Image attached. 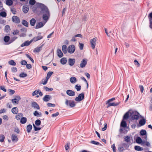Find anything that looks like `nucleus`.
<instances>
[{"label":"nucleus","instance_id":"4d7b16f0","mask_svg":"<svg viewBox=\"0 0 152 152\" xmlns=\"http://www.w3.org/2000/svg\"><path fill=\"white\" fill-rule=\"evenodd\" d=\"M0 15L3 17H5L7 15V14L6 12H2L0 13Z\"/></svg>","mask_w":152,"mask_h":152},{"label":"nucleus","instance_id":"c85d7f7f","mask_svg":"<svg viewBox=\"0 0 152 152\" xmlns=\"http://www.w3.org/2000/svg\"><path fill=\"white\" fill-rule=\"evenodd\" d=\"M28 8L27 6H23V12L25 13H27L28 11Z\"/></svg>","mask_w":152,"mask_h":152},{"label":"nucleus","instance_id":"423d86ee","mask_svg":"<svg viewBox=\"0 0 152 152\" xmlns=\"http://www.w3.org/2000/svg\"><path fill=\"white\" fill-rule=\"evenodd\" d=\"M97 40V38L96 37H95L92 39H91L90 40L91 46L93 49L95 48V46L96 44V41Z\"/></svg>","mask_w":152,"mask_h":152},{"label":"nucleus","instance_id":"473e14b6","mask_svg":"<svg viewBox=\"0 0 152 152\" xmlns=\"http://www.w3.org/2000/svg\"><path fill=\"white\" fill-rule=\"evenodd\" d=\"M22 116H23V114L21 113H19L16 115L15 118L17 120H20L21 117Z\"/></svg>","mask_w":152,"mask_h":152},{"label":"nucleus","instance_id":"c756f323","mask_svg":"<svg viewBox=\"0 0 152 152\" xmlns=\"http://www.w3.org/2000/svg\"><path fill=\"white\" fill-rule=\"evenodd\" d=\"M135 149L137 151H141L143 150V148L141 147L138 146H135L134 147Z\"/></svg>","mask_w":152,"mask_h":152},{"label":"nucleus","instance_id":"4468645a","mask_svg":"<svg viewBox=\"0 0 152 152\" xmlns=\"http://www.w3.org/2000/svg\"><path fill=\"white\" fill-rule=\"evenodd\" d=\"M51 98V96L50 95H45L43 98L44 101L47 102L49 101Z\"/></svg>","mask_w":152,"mask_h":152},{"label":"nucleus","instance_id":"c9c22d12","mask_svg":"<svg viewBox=\"0 0 152 152\" xmlns=\"http://www.w3.org/2000/svg\"><path fill=\"white\" fill-rule=\"evenodd\" d=\"M10 39V37L8 36H6L4 37V40L5 42H8Z\"/></svg>","mask_w":152,"mask_h":152},{"label":"nucleus","instance_id":"58836bf2","mask_svg":"<svg viewBox=\"0 0 152 152\" xmlns=\"http://www.w3.org/2000/svg\"><path fill=\"white\" fill-rule=\"evenodd\" d=\"M91 143L94 145H101V144H100L99 142L96 141L94 140H92L91 141Z\"/></svg>","mask_w":152,"mask_h":152},{"label":"nucleus","instance_id":"6e6d98bb","mask_svg":"<svg viewBox=\"0 0 152 152\" xmlns=\"http://www.w3.org/2000/svg\"><path fill=\"white\" fill-rule=\"evenodd\" d=\"M119 152H123L124 150V149L123 146H120L118 148Z\"/></svg>","mask_w":152,"mask_h":152},{"label":"nucleus","instance_id":"7ed1b4c3","mask_svg":"<svg viewBox=\"0 0 152 152\" xmlns=\"http://www.w3.org/2000/svg\"><path fill=\"white\" fill-rule=\"evenodd\" d=\"M65 104L67 106H69L70 107H73L75 106V104L74 101L66 99L65 102Z\"/></svg>","mask_w":152,"mask_h":152},{"label":"nucleus","instance_id":"7c9ffc66","mask_svg":"<svg viewBox=\"0 0 152 152\" xmlns=\"http://www.w3.org/2000/svg\"><path fill=\"white\" fill-rule=\"evenodd\" d=\"M146 121L145 119H143L140 120L139 121V124L141 126L144 125Z\"/></svg>","mask_w":152,"mask_h":152},{"label":"nucleus","instance_id":"de8ad7c7","mask_svg":"<svg viewBox=\"0 0 152 152\" xmlns=\"http://www.w3.org/2000/svg\"><path fill=\"white\" fill-rule=\"evenodd\" d=\"M41 121L39 119H37L35 121V124L37 126H39L41 124Z\"/></svg>","mask_w":152,"mask_h":152},{"label":"nucleus","instance_id":"5fc2aeb1","mask_svg":"<svg viewBox=\"0 0 152 152\" xmlns=\"http://www.w3.org/2000/svg\"><path fill=\"white\" fill-rule=\"evenodd\" d=\"M10 30V27L8 25H6L5 27V31L8 32Z\"/></svg>","mask_w":152,"mask_h":152},{"label":"nucleus","instance_id":"cd10ccee","mask_svg":"<svg viewBox=\"0 0 152 152\" xmlns=\"http://www.w3.org/2000/svg\"><path fill=\"white\" fill-rule=\"evenodd\" d=\"M67 46L65 45H63L62 46V50L64 53H66L67 52L66 50Z\"/></svg>","mask_w":152,"mask_h":152},{"label":"nucleus","instance_id":"e433bc0d","mask_svg":"<svg viewBox=\"0 0 152 152\" xmlns=\"http://www.w3.org/2000/svg\"><path fill=\"white\" fill-rule=\"evenodd\" d=\"M9 64L12 66H15L16 65V63L13 60H12L8 62Z\"/></svg>","mask_w":152,"mask_h":152},{"label":"nucleus","instance_id":"f03ea898","mask_svg":"<svg viewBox=\"0 0 152 152\" xmlns=\"http://www.w3.org/2000/svg\"><path fill=\"white\" fill-rule=\"evenodd\" d=\"M131 138L132 139V137L128 136H126L124 137V139L125 141L127 142L128 143V145H127L125 143H123L122 144V145L125 146L124 147H125L126 149H128L129 145H130L132 144L131 143Z\"/></svg>","mask_w":152,"mask_h":152},{"label":"nucleus","instance_id":"39448f33","mask_svg":"<svg viewBox=\"0 0 152 152\" xmlns=\"http://www.w3.org/2000/svg\"><path fill=\"white\" fill-rule=\"evenodd\" d=\"M75 47L74 45H71L69 46L68 48V52L70 54L73 53L75 50Z\"/></svg>","mask_w":152,"mask_h":152},{"label":"nucleus","instance_id":"72a5a7b5","mask_svg":"<svg viewBox=\"0 0 152 152\" xmlns=\"http://www.w3.org/2000/svg\"><path fill=\"white\" fill-rule=\"evenodd\" d=\"M143 141L141 138L140 137H137L136 139V142L138 143H142V145Z\"/></svg>","mask_w":152,"mask_h":152},{"label":"nucleus","instance_id":"3c124183","mask_svg":"<svg viewBox=\"0 0 152 152\" xmlns=\"http://www.w3.org/2000/svg\"><path fill=\"white\" fill-rule=\"evenodd\" d=\"M140 133L142 135H145L146 134V132L145 130L142 129L140 131Z\"/></svg>","mask_w":152,"mask_h":152},{"label":"nucleus","instance_id":"8fccbe9b","mask_svg":"<svg viewBox=\"0 0 152 152\" xmlns=\"http://www.w3.org/2000/svg\"><path fill=\"white\" fill-rule=\"evenodd\" d=\"M134 63L135 66H136L137 67H139L140 64V63L138 62L136 60H135L134 61Z\"/></svg>","mask_w":152,"mask_h":152},{"label":"nucleus","instance_id":"f704fd0d","mask_svg":"<svg viewBox=\"0 0 152 152\" xmlns=\"http://www.w3.org/2000/svg\"><path fill=\"white\" fill-rule=\"evenodd\" d=\"M6 3L8 5L11 6L12 4L13 1L12 0H7Z\"/></svg>","mask_w":152,"mask_h":152},{"label":"nucleus","instance_id":"1a4fd4ad","mask_svg":"<svg viewBox=\"0 0 152 152\" xmlns=\"http://www.w3.org/2000/svg\"><path fill=\"white\" fill-rule=\"evenodd\" d=\"M12 21L16 23H18L20 22V18L17 16H14L12 17Z\"/></svg>","mask_w":152,"mask_h":152},{"label":"nucleus","instance_id":"b1692460","mask_svg":"<svg viewBox=\"0 0 152 152\" xmlns=\"http://www.w3.org/2000/svg\"><path fill=\"white\" fill-rule=\"evenodd\" d=\"M30 23L32 26H34L36 23V20L34 18H32L30 21Z\"/></svg>","mask_w":152,"mask_h":152},{"label":"nucleus","instance_id":"a878e982","mask_svg":"<svg viewBox=\"0 0 152 152\" xmlns=\"http://www.w3.org/2000/svg\"><path fill=\"white\" fill-rule=\"evenodd\" d=\"M127 126V124L126 122L124 120H122L121 124V126L125 128Z\"/></svg>","mask_w":152,"mask_h":152},{"label":"nucleus","instance_id":"393cba45","mask_svg":"<svg viewBox=\"0 0 152 152\" xmlns=\"http://www.w3.org/2000/svg\"><path fill=\"white\" fill-rule=\"evenodd\" d=\"M12 112L14 114H16L18 112V109L16 107H13L12 109Z\"/></svg>","mask_w":152,"mask_h":152},{"label":"nucleus","instance_id":"6ab92c4d","mask_svg":"<svg viewBox=\"0 0 152 152\" xmlns=\"http://www.w3.org/2000/svg\"><path fill=\"white\" fill-rule=\"evenodd\" d=\"M44 44H42L39 46H38L35 48L34 50V52H38L40 51L41 48L43 46Z\"/></svg>","mask_w":152,"mask_h":152},{"label":"nucleus","instance_id":"0eeeda50","mask_svg":"<svg viewBox=\"0 0 152 152\" xmlns=\"http://www.w3.org/2000/svg\"><path fill=\"white\" fill-rule=\"evenodd\" d=\"M21 98L19 96H17L15 97L14 99L12 100V102L14 104H18L19 103V101L20 99Z\"/></svg>","mask_w":152,"mask_h":152},{"label":"nucleus","instance_id":"f8f14e48","mask_svg":"<svg viewBox=\"0 0 152 152\" xmlns=\"http://www.w3.org/2000/svg\"><path fill=\"white\" fill-rule=\"evenodd\" d=\"M66 93L68 95L70 96H73L75 95V92L74 91L70 90H67L66 91Z\"/></svg>","mask_w":152,"mask_h":152},{"label":"nucleus","instance_id":"09e8293b","mask_svg":"<svg viewBox=\"0 0 152 152\" xmlns=\"http://www.w3.org/2000/svg\"><path fill=\"white\" fill-rule=\"evenodd\" d=\"M34 115L37 116H41V113H39L37 111H35L34 113Z\"/></svg>","mask_w":152,"mask_h":152},{"label":"nucleus","instance_id":"a19ab883","mask_svg":"<svg viewBox=\"0 0 152 152\" xmlns=\"http://www.w3.org/2000/svg\"><path fill=\"white\" fill-rule=\"evenodd\" d=\"M48 80V79L46 78L45 79H43L42 80V83L44 85L46 84L47 83Z\"/></svg>","mask_w":152,"mask_h":152},{"label":"nucleus","instance_id":"412c9836","mask_svg":"<svg viewBox=\"0 0 152 152\" xmlns=\"http://www.w3.org/2000/svg\"><path fill=\"white\" fill-rule=\"evenodd\" d=\"M70 81L72 83H75L77 82L76 78L74 77H72L70 79Z\"/></svg>","mask_w":152,"mask_h":152},{"label":"nucleus","instance_id":"4c0bfd02","mask_svg":"<svg viewBox=\"0 0 152 152\" xmlns=\"http://www.w3.org/2000/svg\"><path fill=\"white\" fill-rule=\"evenodd\" d=\"M148 17L149 19L150 23L152 24V12L149 14Z\"/></svg>","mask_w":152,"mask_h":152},{"label":"nucleus","instance_id":"e2e57ef3","mask_svg":"<svg viewBox=\"0 0 152 152\" xmlns=\"http://www.w3.org/2000/svg\"><path fill=\"white\" fill-rule=\"evenodd\" d=\"M112 148L113 152H116V148H115V145L114 144H113L111 147Z\"/></svg>","mask_w":152,"mask_h":152},{"label":"nucleus","instance_id":"bf43d9fd","mask_svg":"<svg viewBox=\"0 0 152 152\" xmlns=\"http://www.w3.org/2000/svg\"><path fill=\"white\" fill-rule=\"evenodd\" d=\"M33 126L34 128V130L35 131L39 130L41 129V128H40L39 127H36L35 126V125L34 124H33Z\"/></svg>","mask_w":152,"mask_h":152},{"label":"nucleus","instance_id":"9d476101","mask_svg":"<svg viewBox=\"0 0 152 152\" xmlns=\"http://www.w3.org/2000/svg\"><path fill=\"white\" fill-rule=\"evenodd\" d=\"M87 63V60L86 59L84 58L81 61L80 64V67L83 68L85 66Z\"/></svg>","mask_w":152,"mask_h":152},{"label":"nucleus","instance_id":"f257e3e1","mask_svg":"<svg viewBox=\"0 0 152 152\" xmlns=\"http://www.w3.org/2000/svg\"><path fill=\"white\" fill-rule=\"evenodd\" d=\"M37 5L38 7L40 9L42 13L43 14L42 18L44 21L43 23L39 22L37 24L35 27L36 29L43 27L49 19L50 17V12L46 6L44 4L40 3H38Z\"/></svg>","mask_w":152,"mask_h":152},{"label":"nucleus","instance_id":"c03bdc74","mask_svg":"<svg viewBox=\"0 0 152 152\" xmlns=\"http://www.w3.org/2000/svg\"><path fill=\"white\" fill-rule=\"evenodd\" d=\"M27 76V74L24 72L21 73L19 75V76L21 77H25Z\"/></svg>","mask_w":152,"mask_h":152},{"label":"nucleus","instance_id":"49530a36","mask_svg":"<svg viewBox=\"0 0 152 152\" xmlns=\"http://www.w3.org/2000/svg\"><path fill=\"white\" fill-rule=\"evenodd\" d=\"M75 88L76 89L77 91H80L81 89V86L80 85H76L75 86Z\"/></svg>","mask_w":152,"mask_h":152},{"label":"nucleus","instance_id":"052dcab7","mask_svg":"<svg viewBox=\"0 0 152 152\" xmlns=\"http://www.w3.org/2000/svg\"><path fill=\"white\" fill-rule=\"evenodd\" d=\"M35 2L36 1L34 0H30L29 1V4L31 5H34Z\"/></svg>","mask_w":152,"mask_h":152},{"label":"nucleus","instance_id":"774afa93","mask_svg":"<svg viewBox=\"0 0 152 152\" xmlns=\"http://www.w3.org/2000/svg\"><path fill=\"white\" fill-rule=\"evenodd\" d=\"M19 33V31L18 30H14L13 32V34L14 35L18 34Z\"/></svg>","mask_w":152,"mask_h":152},{"label":"nucleus","instance_id":"bb28decb","mask_svg":"<svg viewBox=\"0 0 152 152\" xmlns=\"http://www.w3.org/2000/svg\"><path fill=\"white\" fill-rule=\"evenodd\" d=\"M32 129V126L31 124H29L27 126L26 129L28 133L30 132Z\"/></svg>","mask_w":152,"mask_h":152},{"label":"nucleus","instance_id":"2f4dec72","mask_svg":"<svg viewBox=\"0 0 152 152\" xmlns=\"http://www.w3.org/2000/svg\"><path fill=\"white\" fill-rule=\"evenodd\" d=\"M129 112H127L124 115L123 119L126 120L129 118Z\"/></svg>","mask_w":152,"mask_h":152},{"label":"nucleus","instance_id":"338daca9","mask_svg":"<svg viewBox=\"0 0 152 152\" xmlns=\"http://www.w3.org/2000/svg\"><path fill=\"white\" fill-rule=\"evenodd\" d=\"M0 89L3 90L4 92H6L7 91L6 89L4 86H0Z\"/></svg>","mask_w":152,"mask_h":152},{"label":"nucleus","instance_id":"6e6552de","mask_svg":"<svg viewBox=\"0 0 152 152\" xmlns=\"http://www.w3.org/2000/svg\"><path fill=\"white\" fill-rule=\"evenodd\" d=\"M42 38L43 37L41 35V33H39L38 34L37 36L34 37L31 40V41H34V42H36L42 39Z\"/></svg>","mask_w":152,"mask_h":152},{"label":"nucleus","instance_id":"ddd939ff","mask_svg":"<svg viewBox=\"0 0 152 152\" xmlns=\"http://www.w3.org/2000/svg\"><path fill=\"white\" fill-rule=\"evenodd\" d=\"M11 139L12 141L17 142L18 140L17 135L15 134H12L11 136Z\"/></svg>","mask_w":152,"mask_h":152},{"label":"nucleus","instance_id":"37998d69","mask_svg":"<svg viewBox=\"0 0 152 152\" xmlns=\"http://www.w3.org/2000/svg\"><path fill=\"white\" fill-rule=\"evenodd\" d=\"M22 23L24 26L26 27H28V23L26 20H23L22 22Z\"/></svg>","mask_w":152,"mask_h":152},{"label":"nucleus","instance_id":"79ce46f5","mask_svg":"<svg viewBox=\"0 0 152 152\" xmlns=\"http://www.w3.org/2000/svg\"><path fill=\"white\" fill-rule=\"evenodd\" d=\"M44 88L45 89V90L46 91H53V89L52 88H48L46 86H44Z\"/></svg>","mask_w":152,"mask_h":152},{"label":"nucleus","instance_id":"864d4df0","mask_svg":"<svg viewBox=\"0 0 152 152\" xmlns=\"http://www.w3.org/2000/svg\"><path fill=\"white\" fill-rule=\"evenodd\" d=\"M5 138L3 134L0 135V141L1 142H3Z\"/></svg>","mask_w":152,"mask_h":152},{"label":"nucleus","instance_id":"680f3d73","mask_svg":"<svg viewBox=\"0 0 152 152\" xmlns=\"http://www.w3.org/2000/svg\"><path fill=\"white\" fill-rule=\"evenodd\" d=\"M8 91L9 92L10 95H12L15 93V91L13 90L9 89L8 90Z\"/></svg>","mask_w":152,"mask_h":152},{"label":"nucleus","instance_id":"a18cd8bd","mask_svg":"<svg viewBox=\"0 0 152 152\" xmlns=\"http://www.w3.org/2000/svg\"><path fill=\"white\" fill-rule=\"evenodd\" d=\"M53 73L52 72H49L47 74L46 78L48 79Z\"/></svg>","mask_w":152,"mask_h":152},{"label":"nucleus","instance_id":"4be33fe9","mask_svg":"<svg viewBox=\"0 0 152 152\" xmlns=\"http://www.w3.org/2000/svg\"><path fill=\"white\" fill-rule=\"evenodd\" d=\"M57 53L58 56L60 58L61 57L63 56V53L60 49H58Z\"/></svg>","mask_w":152,"mask_h":152},{"label":"nucleus","instance_id":"5701e85b","mask_svg":"<svg viewBox=\"0 0 152 152\" xmlns=\"http://www.w3.org/2000/svg\"><path fill=\"white\" fill-rule=\"evenodd\" d=\"M27 121V118L26 117L22 118L20 120V122L22 124H24L26 123Z\"/></svg>","mask_w":152,"mask_h":152},{"label":"nucleus","instance_id":"aec40b11","mask_svg":"<svg viewBox=\"0 0 152 152\" xmlns=\"http://www.w3.org/2000/svg\"><path fill=\"white\" fill-rule=\"evenodd\" d=\"M67 61V59L66 58H62L60 60V62L62 64H65Z\"/></svg>","mask_w":152,"mask_h":152},{"label":"nucleus","instance_id":"dca6fc26","mask_svg":"<svg viewBox=\"0 0 152 152\" xmlns=\"http://www.w3.org/2000/svg\"><path fill=\"white\" fill-rule=\"evenodd\" d=\"M32 41L31 40L30 41H26L23 43H22L20 45L21 47H23L25 46H28L29 45L30 43Z\"/></svg>","mask_w":152,"mask_h":152},{"label":"nucleus","instance_id":"2eb2a0df","mask_svg":"<svg viewBox=\"0 0 152 152\" xmlns=\"http://www.w3.org/2000/svg\"><path fill=\"white\" fill-rule=\"evenodd\" d=\"M31 106L36 109L39 110L40 108L39 106L35 102H33L32 103Z\"/></svg>","mask_w":152,"mask_h":152},{"label":"nucleus","instance_id":"20e7f679","mask_svg":"<svg viewBox=\"0 0 152 152\" xmlns=\"http://www.w3.org/2000/svg\"><path fill=\"white\" fill-rule=\"evenodd\" d=\"M84 94L83 93L79 94L77 97L75 99V100L77 102H80L84 99Z\"/></svg>","mask_w":152,"mask_h":152},{"label":"nucleus","instance_id":"a211bd4d","mask_svg":"<svg viewBox=\"0 0 152 152\" xmlns=\"http://www.w3.org/2000/svg\"><path fill=\"white\" fill-rule=\"evenodd\" d=\"M120 103V102H113V103H110L108 104V105L107 107H109L111 106H116L118 105Z\"/></svg>","mask_w":152,"mask_h":152},{"label":"nucleus","instance_id":"f3484780","mask_svg":"<svg viewBox=\"0 0 152 152\" xmlns=\"http://www.w3.org/2000/svg\"><path fill=\"white\" fill-rule=\"evenodd\" d=\"M75 62V60L74 59H72V58H70L68 59V63L69 65L70 66H73Z\"/></svg>","mask_w":152,"mask_h":152},{"label":"nucleus","instance_id":"603ef678","mask_svg":"<svg viewBox=\"0 0 152 152\" xmlns=\"http://www.w3.org/2000/svg\"><path fill=\"white\" fill-rule=\"evenodd\" d=\"M39 92V90L38 89V90H36L34 91L32 93V96H34L36 95H37L38 94V92Z\"/></svg>","mask_w":152,"mask_h":152},{"label":"nucleus","instance_id":"ea45409f","mask_svg":"<svg viewBox=\"0 0 152 152\" xmlns=\"http://www.w3.org/2000/svg\"><path fill=\"white\" fill-rule=\"evenodd\" d=\"M132 118L133 120H137L139 118V116L137 115L134 114L133 115Z\"/></svg>","mask_w":152,"mask_h":152},{"label":"nucleus","instance_id":"9b49d317","mask_svg":"<svg viewBox=\"0 0 152 152\" xmlns=\"http://www.w3.org/2000/svg\"><path fill=\"white\" fill-rule=\"evenodd\" d=\"M21 33L20 34V37H25L26 35V29L24 28H23L20 29Z\"/></svg>","mask_w":152,"mask_h":152},{"label":"nucleus","instance_id":"69168bd1","mask_svg":"<svg viewBox=\"0 0 152 152\" xmlns=\"http://www.w3.org/2000/svg\"><path fill=\"white\" fill-rule=\"evenodd\" d=\"M3 119L6 121H8L9 119V118L7 115H4L2 117Z\"/></svg>","mask_w":152,"mask_h":152},{"label":"nucleus","instance_id":"0e129e2a","mask_svg":"<svg viewBox=\"0 0 152 152\" xmlns=\"http://www.w3.org/2000/svg\"><path fill=\"white\" fill-rule=\"evenodd\" d=\"M12 71L13 72H15L17 71V69L15 67H13L11 68Z\"/></svg>","mask_w":152,"mask_h":152},{"label":"nucleus","instance_id":"13d9d810","mask_svg":"<svg viewBox=\"0 0 152 152\" xmlns=\"http://www.w3.org/2000/svg\"><path fill=\"white\" fill-rule=\"evenodd\" d=\"M142 145H145L147 146H149L150 145V144L149 142L145 141H143Z\"/></svg>","mask_w":152,"mask_h":152}]
</instances>
